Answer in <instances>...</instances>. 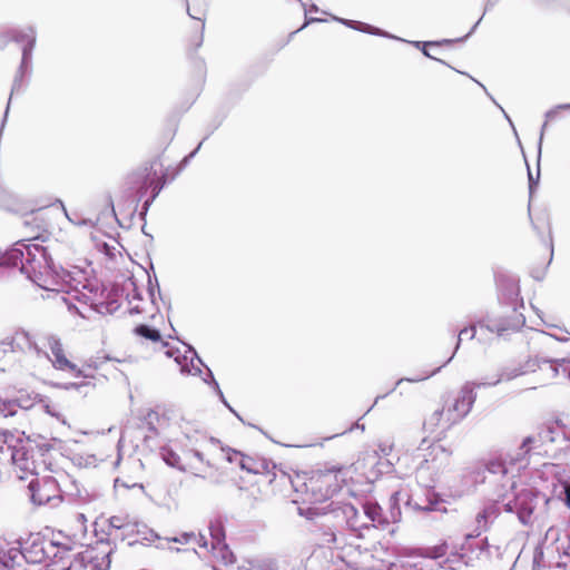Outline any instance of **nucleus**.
Segmentation results:
<instances>
[{
    "label": "nucleus",
    "mask_w": 570,
    "mask_h": 570,
    "mask_svg": "<svg viewBox=\"0 0 570 570\" xmlns=\"http://www.w3.org/2000/svg\"><path fill=\"white\" fill-rule=\"evenodd\" d=\"M537 336H538V338H543V340H546L548 337H553L558 341H568L570 337V333L567 330H563L558 326H553L551 333L546 334L543 332H540V333H537Z\"/></svg>",
    "instance_id": "32"
},
{
    "label": "nucleus",
    "mask_w": 570,
    "mask_h": 570,
    "mask_svg": "<svg viewBox=\"0 0 570 570\" xmlns=\"http://www.w3.org/2000/svg\"><path fill=\"white\" fill-rule=\"evenodd\" d=\"M90 386V383L89 382H81V383H67L65 385V389L66 390H70V389H76V390H79L81 387H89Z\"/></svg>",
    "instance_id": "43"
},
{
    "label": "nucleus",
    "mask_w": 570,
    "mask_h": 570,
    "mask_svg": "<svg viewBox=\"0 0 570 570\" xmlns=\"http://www.w3.org/2000/svg\"><path fill=\"white\" fill-rule=\"evenodd\" d=\"M343 514L346 518V523L356 535H361V530L368 528V522H365L364 515L361 514L357 508L352 503L343 505Z\"/></svg>",
    "instance_id": "21"
},
{
    "label": "nucleus",
    "mask_w": 570,
    "mask_h": 570,
    "mask_svg": "<svg viewBox=\"0 0 570 570\" xmlns=\"http://www.w3.org/2000/svg\"><path fill=\"white\" fill-rule=\"evenodd\" d=\"M452 41L451 40H443V41H426V42H421V41H414L412 42L416 48H421L422 47V52L424 56H426L428 58H431V59H434V57H432L430 55V52L425 49L428 46H439V45H443V43H451Z\"/></svg>",
    "instance_id": "34"
},
{
    "label": "nucleus",
    "mask_w": 570,
    "mask_h": 570,
    "mask_svg": "<svg viewBox=\"0 0 570 570\" xmlns=\"http://www.w3.org/2000/svg\"><path fill=\"white\" fill-rule=\"evenodd\" d=\"M11 404H12L11 410H13L14 405H18L19 407L27 410V409H30L33 406V401L30 397H27V399L20 397L17 401L11 402Z\"/></svg>",
    "instance_id": "37"
},
{
    "label": "nucleus",
    "mask_w": 570,
    "mask_h": 570,
    "mask_svg": "<svg viewBox=\"0 0 570 570\" xmlns=\"http://www.w3.org/2000/svg\"><path fill=\"white\" fill-rule=\"evenodd\" d=\"M336 490H337V487H335V488H333V489H328V490H327V492L332 494V493H334Z\"/></svg>",
    "instance_id": "60"
},
{
    "label": "nucleus",
    "mask_w": 570,
    "mask_h": 570,
    "mask_svg": "<svg viewBox=\"0 0 570 570\" xmlns=\"http://www.w3.org/2000/svg\"><path fill=\"white\" fill-rule=\"evenodd\" d=\"M435 372L436 371L424 372L422 375H417L414 377H402L396 381L395 386L391 390V392L394 391L395 387L401 385L403 382H412V383L421 382V381H424V380L433 376L435 374Z\"/></svg>",
    "instance_id": "33"
},
{
    "label": "nucleus",
    "mask_w": 570,
    "mask_h": 570,
    "mask_svg": "<svg viewBox=\"0 0 570 570\" xmlns=\"http://www.w3.org/2000/svg\"><path fill=\"white\" fill-rule=\"evenodd\" d=\"M73 487L76 488V492L65 491V493L76 497L81 502L94 500L95 495H90L87 492L82 493L75 483ZM29 490L32 502L38 505L49 504L56 507L61 501V494L63 493L59 481L51 475H43L42 478L32 480L29 484Z\"/></svg>",
    "instance_id": "8"
},
{
    "label": "nucleus",
    "mask_w": 570,
    "mask_h": 570,
    "mask_svg": "<svg viewBox=\"0 0 570 570\" xmlns=\"http://www.w3.org/2000/svg\"><path fill=\"white\" fill-rule=\"evenodd\" d=\"M165 185V180L163 177H156V174H154V177H147L144 181V184L140 186V197L144 196L146 190L148 188H151V196L149 199H147L144 204L145 209L148 208V206L155 200V198L158 196L160 190L163 189Z\"/></svg>",
    "instance_id": "22"
},
{
    "label": "nucleus",
    "mask_w": 570,
    "mask_h": 570,
    "mask_svg": "<svg viewBox=\"0 0 570 570\" xmlns=\"http://www.w3.org/2000/svg\"><path fill=\"white\" fill-rule=\"evenodd\" d=\"M448 551V543L445 541L440 544L428 547L423 549L422 556L425 558L438 559L443 557Z\"/></svg>",
    "instance_id": "31"
},
{
    "label": "nucleus",
    "mask_w": 570,
    "mask_h": 570,
    "mask_svg": "<svg viewBox=\"0 0 570 570\" xmlns=\"http://www.w3.org/2000/svg\"><path fill=\"white\" fill-rule=\"evenodd\" d=\"M479 23H480V20L472 27L471 31L464 38H462L461 40L466 39L476 29Z\"/></svg>",
    "instance_id": "53"
},
{
    "label": "nucleus",
    "mask_w": 570,
    "mask_h": 570,
    "mask_svg": "<svg viewBox=\"0 0 570 570\" xmlns=\"http://www.w3.org/2000/svg\"><path fill=\"white\" fill-rule=\"evenodd\" d=\"M448 364H449V361H445V362H444V364H441V366H439L438 368H435V370H434V371H436V372H435V374L441 370V367H444V365H448Z\"/></svg>",
    "instance_id": "56"
},
{
    "label": "nucleus",
    "mask_w": 570,
    "mask_h": 570,
    "mask_svg": "<svg viewBox=\"0 0 570 570\" xmlns=\"http://www.w3.org/2000/svg\"><path fill=\"white\" fill-rule=\"evenodd\" d=\"M337 558L344 561V556L342 553H337Z\"/></svg>",
    "instance_id": "62"
},
{
    "label": "nucleus",
    "mask_w": 570,
    "mask_h": 570,
    "mask_svg": "<svg viewBox=\"0 0 570 570\" xmlns=\"http://www.w3.org/2000/svg\"><path fill=\"white\" fill-rule=\"evenodd\" d=\"M187 12H188V14H189V17H190V18H193V19H197V20H202V17L196 16V14H194V13L191 12V10H190V7H189V6H188V8H187Z\"/></svg>",
    "instance_id": "50"
},
{
    "label": "nucleus",
    "mask_w": 570,
    "mask_h": 570,
    "mask_svg": "<svg viewBox=\"0 0 570 570\" xmlns=\"http://www.w3.org/2000/svg\"><path fill=\"white\" fill-rule=\"evenodd\" d=\"M362 509H363V515H364V520L365 522H368V524L371 522H375V521H381V507L377 505L376 503H373V502H366L364 504H362Z\"/></svg>",
    "instance_id": "28"
},
{
    "label": "nucleus",
    "mask_w": 570,
    "mask_h": 570,
    "mask_svg": "<svg viewBox=\"0 0 570 570\" xmlns=\"http://www.w3.org/2000/svg\"><path fill=\"white\" fill-rule=\"evenodd\" d=\"M318 21H322V20L317 19V18L307 19L302 28H304L305 26H307V24H309L312 22H318Z\"/></svg>",
    "instance_id": "51"
},
{
    "label": "nucleus",
    "mask_w": 570,
    "mask_h": 570,
    "mask_svg": "<svg viewBox=\"0 0 570 570\" xmlns=\"http://www.w3.org/2000/svg\"><path fill=\"white\" fill-rule=\"evenodd\" d=\"M7 455H9L7 463L12 464L14 473L21 480L26 479L28 475H39L41 472L48 470L46 460L42 459L39 461L40 456H45L42 448L36 445L30 439L19 438V440L16 441L13 451L7 453Z\"/></svg>",
    "instance_id": "7"
},
{
    "label": "nucleus",
    "mask_w": 570,
    "mask_h": 570,
    "mask_svg": "<svg viewBox=\"0 0 570 570\" xmlns=\"http://www.w3.org/2000/svg\"><path fill=\"white\" fill-rule=\"evenodd\" d=\"M453 419L451 414L448 412L446 406L444 405L441 409L435 410L425 421L424 429L430 431L431 433L440 431L443 433L449 430L455 421H450Z\"/></svg>",
    "instance_id": "18"
},
{
    "label": "nucleus",
    "mask_w": 570,
    "mask_h": 570,
    "mask_svg": "<svg viewBox=\"0 0 570 570\" xmlns=\"http://www.w3.org/2000/svg\"><path fill=\"white\" fill-rule=\"evenodd\" d=\"M404 501L407 505H413L415 510L423 511H445V509L439 508L440 500L438 494L431 490L426 493V504H420L417 502L412 503L406 492L395 491L390 498V514L393 521H396L401 515L400 502Z\"/></svg>",
    "instance_id": "10"
},
{
    "label": "nucleus",
    "mask_w": 570,
    "mask_h": 570,
    "mask_svg": "<svg viewBox=\"0 0 570 570\" xmlns=\"http://www.w3.org/2000/svg\"><path fill=\"white\" fill-rule=\"evenodd\" d=\"M562 4L564 9L570 12V0H562Z\"/></svg>",
    "instance_id": "52"
},
{
    "label": "nucleus",
    "mask_w": 570,
    "mask_h": 570,
    "mask_svg": "<svg viewBox=\"0 0 570 570\" xmlns=\"http://www.w3.org/2000/svg\"><path fill=\"white\" fill-rule=\"evenodd\" d=\"M9 37L12 41L21 43V62L18 68L17 75L12 85V92L18 91L23 86V78L29 76L31 72L32 51L36 46L37 31L32 26H28L21 29H10L8 31Z\"/></svg>",
    "instance_id": "9"
},
{
    "label": "nucleus",
    "mask_w": 570,
    "mask_h": 570,
    "mask_svg": "<svg viewBox=\"0 0 570 570\" xmlns=\"http://www.w3.org/2000/svg\"><path fill=\"white\" fill-rule=\"evenodd\" d=\"M46 407H47V412H48L49 414H51L52 416H56L58 420H61V422H62V423H65V419H61V415H60V414L55 413V412H51V411L49 410V406H46Z\"/></svg>",
    "instance_id": "48"
},
{
    "label": "nucleus",
    "mask_w": 570,
    "mask_h": 570,
    "mask_svg": "<svg viewBox=\"0 0 570 570\" xmlns=\"http://www.w3.org/2000/svg\"><path fill=\"white\" fill-rule=\"evenodd\" d=\"M18 440L19 436L14 435L12 432L8 430H0V464H4L9 461V455H7V453H11L13 451L16 441Z\"/></svg>",
    "instance_id": "23"
},
{
    "label": "nucleus",
    "mask_w": 570,
    "mask_h": 570,
    "mask_svg": "<svg viewBox=\"0 0 570 570\" xmlns=\"http://www.w3.org/2000/svg\"><path fill=\"white\" fill-rule=\"evenodd\" d=\"M380 451L383 455H389L392 451V444H380Z\"/></svg>",
    "instance_id": "46"
},
{
    "label": "nucleus",
    "mask_w": 570,
    "mask_h": 570,
    "mask_svg": "<svg viewBox=\"0 0 570 570\" xmlns=\"http://www.w3.org/2000/svg\"><path fill=\"white\" fill-rule=\"evenodd\" d=\"M180 429L184 441L177 440L159 449L160 458L171 468L205 479L214 469V460L219 453L228 462L237 463L242 470L249 473L269 472L272 463L265 459H255L236 450L225 449L217 440L207 438L196 430L191 432L187 426L181 425Z\"/></svg>",
    "instance_id": "2"
},
{
    "label": "nucleus",
    "mask_w": 570,
    "mask_h": 570,
    "mask_svg": "<svg viewBox=\"0 0 570 570\" xmlns=\"http://www.w3.org/2000/svg\"><path fill=\"white\" fill-rule=\"evenodd\" d=\"M165 354L175 360L181 374L198 375L202 373L204 363L190 346H185L184 353L178 348L170 347L165 351Z\"/></svg>",
    "instance_id": "12"
},
{
    "label": "nucleus",
    "mask_w": 570,
    "mask_h": 570,
    "mask_svg": "<svg viewBox=\"0 0 570 570\" xmlns=\"http://www.w3.org/2000/svg\"><path fill=\"white\" fill-rule=\"evenodd\" d=\"M210 534L213 538L212 542V554L213 558L220 561L223 564H229L234 562V556L225 542L222 540V528L219 524L210 525Z\"/></svg>",
    "instance_id": "17"
},
{
    "label": "nucleus",
    "mask_w": 570,
    "mask_h": 570,
    "mask_svg": "<svg viewBox=\"0 0 570 570\" xmlns=\"http://www.w3.org/2000/svg\"><path fill=\"white\" fill-rule=\"evenodd\" d=\"M157 548L165 549L166 547H165V544H164L163 542H160V543L157 546Z\"/></svg>",
    "instance_id": "61"
},
{
    "label": "nucleus",
    "mask_w": 570,
    "mask_h": 570,
    "mask_svg": "<svg viewBox=\"0 0 570 570\" xmlns=\"http://www.w3.org/2000/svg\"><path fill=\"white\" fill-rule=\"evenodd\" d=\"M389 570H423V569L417 563H412V562L406 561V562H402L400 564L392 563L390 566Z\"/></svg>",
    "instance_id": "35"
},
{
    "label": "nucleus",
    "mask_w": 570,
    "mask_h": 570,
    "mask_svg": "<svg viewBox=\"0 0 570 570\" xmlns=\"http://www.w3.org/2000/svg\"><path fill=\"white\" fill-rule=\"evenodd\" d=\"M520 450L524 454L530 451H537L538 454L543 452L550 456H556L560 452L570 450V426L559 421L546 424L540 429L537 436L527 438Z\"/></svg>",
    "instance_id": "5"
},
{
    "label": "nucleus",
    "mask_w": 570,
    "mask_h": 570,
    "mask_svg": "<svg viewBox=\"0 0 570 570\" xmlns=\"http://www.w3.org/2000/svg\"><path fill=\"white\" fill-rule=\"evenodd\" d=\"M112 550L108 544H100L88 552L87 561L92 570H108L110 568V554Z\"/></svg>",
    "instance_id": "20"
},
{
    "label": "nucleus",
    "mask_w": 570,
    "mask_h": 570,
    "mask_svg": "<svg viewBox=\"0 0 570 570\" xmlns=\"http://www.w3.org/2000/svg\"><path fill=\"white\" fill-rule=\"evenodd\" d=\"M0 554L2 558L10 560L12 562V567H22V562L32 564L40 563L46 558L42 543L37 541L32 542L30 550L21 551L17 548H10L7 552Z\"/></svg>",
    "instance_id": "14"
},
{
    "label": "nucleus",
    "mask_w": 570,
    "mask_h": 570,
    "mask_svg": "<svg viewBox=\"0 0 570 570\" xmlns=\"http://www.w3.org/2000/svg\"><path fill=\"white\" fill-rule=\"evenodd\" d=\"M109 524L115 529L126 528L127 523L121 517L114 515L109 519Z\"/></svg>",
    "instance_id": "42"
},
{
    "label": "nucleus",
    "mask_w": 570,
    "mask_h": 570,
    "mask_svg": "<svg viewBox=\"0 0 570 570\" xmlns=\"http://www.w3.org/2000/svg\"><path fill=\"white\" fill-rule=\"evenodd\" d=\"M333 19L350 27V28L360 30L362 32H366V33H371V35H375V36H382V37H390V35H387L386 32L382 31L379 28L372 27L367 23H362L358 21L347 20V19H343V18H337V17H333ZM391 38H393V37L391 36Z\"/></svg>",
    "instance_id": "27"
},
{
    "label": "nucleus",
    "mask_w": 570,
    "mask_h": 570,
    "mask_svg": "<svg viewBox=\"0 0 570 570\" xmlns=\"http://www.w3.org/2000/svg\"><path fill=\"white\" fill-rule=\"evenodd\" d=\"M200 146H202V142L197 146V148H196L193 153H190V154L185 158V161H187L188 159L193 158V157L195 156V154L199 150Z\"/></svg>",
    "instance_id": "49"
},
{
    "label": "nucleus",
    "mask_w": 570,
    "mask_h": 570,
    "mask_svg": "<svg viewBox=\"0 0 570 570\" xmlns=\"http://www.w3.org/2000/svg\"><path fill=\"white\" fill-rule=\"evenodd\" d=\"M560 110H570V104L558 105L554 108H552V109H550V110H548L546 112V122L543 124L542 129H541V134H540L539 150L541 149V144H542L544 130H546V127H547V122L549 120L554 119L559 115Z\"/></svg>",
    "instance_id": "30"
},
{
    "label": "nucleus",
    "mask_w": 570,
    "mask_h": 570,
    "mask_svg": "<svg viewBox=\"0 0 570 570\" xmlns=\"http://www.w3.org/2000/svg\"><path fill=\"white\" fill-rule=\"evenodd\" d=\"M529 183H530V193H531L532 191V186H533V183H534L531 171H529Z\"/></svg>",
    "instance_id": "54"
},
{
    "label": "nucleus",
    "mask_w": 570,
    "mask_h": 570,
    "mask_svg": "<svg viewBox=\"0 0 570 570\" xmlns=\"http://www.w3.org/2000/svg\"><path fill=\"white\" fill-rule=\"evenodd\" d=\"M0 351L2 352H27L33 351L37 355L41 354V350L38 347L33 336L24 331L17 330L14 333L0 341Z\"/></svg>",
    "instance_id": "13"
},
{
    "label": "nucleus",
    "mask_w": 570,
    "mask_h": 570,
    "mask_svg": "<svg viewBox=\"0 0 570 570\" xmlns=\"http://www.w3.org/2000/svg\"><path fill=\"white\" fill-rule=\"evenodd\" d=\"M48 347L52 356L50 361L53 367L60 371L71 372L75 374V376L81 375V371L78 370L77 366L67 358L59 338H57L56 336H49Z\"/></svg>",
    "instance_id": "16"
},
{
    "label": "nucleus",
    "mask_w": 570,
    "mask_h": 570,
    "mask_svg": "<svg viewBox=\"0 0 570 570\" xmlns=\"http://www.w3.org/2000/svg\"><path fill=\"white\" fill-rule=\"evenodd\" d=\"M489 471L492 473H507L508 469L502 462H491L488 466Z\"/></svg>",
    "instance_id": "40"
},
{
    "label": "nucleus",
    "mask_w": 570,
    "mask_h": 570,
    "mask_svg": "<svg viewBox=\"0 0 570 570\" xmlns=\"http://www.w3.org/2000/svg\"><path fill=\"white\" fill-rule=\"evenodd\" d=\"M503 497L504 493L499 494L494 500L485 502L483 509L476 514V535H479L482 531H485L489 525L499 517L501 509H503Z\"/></svg>",
    "instance_id": "15"
},
{
    "label": "nucleus",
    "mask_w": 570,
    "mask_h": 570,
    "mask_svg": "<svg viewBox=\"0 0 570 570\" xmlns=\"http://www.w3.org/2000/svg\"><path fill=\"white\" fill-rule=\"evenodd\" d=\"M208 379H210V380H212V382H213V384L215 385V389L217 390V392H218L219 396H222V391L219 390V386H218L217 382L214 380V376H213V374H212V372H210V370H209V368H207L206 377H204V381H205V382H208Z\"/></svg>",
    "instance_id": "44"
},
{
    "label": "nucleus",
    "mask_w": 570,
    "mask_h": 570,
    "mask_svg": "<svg viewBox=\"0 0 570 570\" xmlns=\"http://www.w3.org/2000/svg\"><path fill=\"white\" fill-rule=\"evenodd\" d=\"M193 3V10L199 14H204L208 8L210 0H190Z\"/></svg>",
    "instance_id": "36"
},
{
    "label": "nucleus",
    "mask_w": 570,
    "mask_h": 570,
    "mask_svg": "<svg viewBox=\"0 0 570 570\" xmlns=\"http://www.w3.org/2000/svg\"><path fill=\"white\" fill-rule=\"evenodd\" d=\"M478 325H479L480 330L487 328L488 331H490L492 333L497 332L498 334H500L501 332H503L505 330L504 326L491 325V324L485 323L484 321H480L478 323Z\"/></svg>",
    "instance_id": "38"
},
{
    "label": "nucleus",
    "mask_w": 570,
    "mask_h": 570,
    "mask_svg": "<svg viewBox=\"0 0 570 570\" xmlns=\"http://www.w3.org/2000/svg\"><path fill=\"white\" fill-rule=\"evenodd\" d=\"M356 471L354 465L346 468H340L335 471H328L322 475L325 483H330L332 480L347 484L348 480H353V473Z\"/></svg>",
    "instance_id": "25"
},
{
    "label": "nucleus",
    "mask_w": 570,
    "mask_h": 570,
    "mask_svg": "<svg viewBox=\"0 0 570 570\" xmlns=\"http://www.w3.org/2000/svg\"><path fill=\"white\" fill-rule=\"evenodd\" d=\"M308 11H311V12H312V11H313V12H317V11H318V8H317V6L312 4Z\"/></svg>",
    "instance_id": "55"
},
{
    "label": "nucleus",
    "mask_w": 570,
    "mask_h": 570,
    "mask_svg": "<svg viewBox=\"0 0 570 570\" xmlns=\"http://www.w3.org/2000/svg\"><path fill=\"white\" fill-rule=\"evenodd\" d=\"M549 502L550 499L540 491L531 488L514 491V485L502 498L504 511L515 513L520 523L525 527L546 518Z\"/></svg>",
    "instance_id": "3"
},
{
    "label": "nucleus",
    "mask_w": 570,
    "mask_h": 570,
    "mask_svg": "<svg viewBox=\"0 0 570 570\" xmlns=\"http://www.w3.org/2000/svg\"><path fill=\"white\" fill-rule=\"evenodd\" d=\"M322 544L328 547L330 549L343 551L346 548V537L343 533H336L331 529L325 530L322 533Z\"/></svg>",
    "instance_id": "24"
},
{
    "label": "nucleus",
    "mask_w": 570,
    "mask_h": 570,
    "mask_svg": "<svg viewBox=\"0 0 570 570\" xmlns=\"http://www.w3.org/2000/svg\"><path fill=\"white\" fill-rule=\"evenodd\" d=\"M491 99H492V100H493V102H494V104L500 108V110L503 112V115H504L505 119L510 122V125H512V120H511V118L509 117V115L504 111V109H503V108H502V107H501V106H500V105H499V104H498L493 98H491Z\"/></svg>",
    "instance_id": "47"
},
{
    "label": "nucleus",
    "mask_w": 570,
    "mask_h": 570,
    "mask_svg": "<svg viewBox=\"0 0 570 570\" xmlns=\"http://www.w3.org/2000/svg\"><path fill=\"white\" fill-rule=\"evenodd\" d=\"M220 399L223 400V403H225L227 405L226 400H224L223 395L220 396Z\"/></svg>",
    "instance_id": "63"
},
{
    "label": "nucleus",
    "mask_w": 570,
    "mask_h": 570,
    "mask_svg": "<svg viewBox=\"0 0 570 570\" xmlns=\"http://www.w3.org/2000/svg\"><path fill=\"white\" fill-rule=\"evenodd\" d=\"M138 336H141L151 342H161L160 334L157 330L151 328L147 325H139L134 331Z\"/></svg>",
    "instance_id": "29"
},
{
    "label": "nucleus",
    "mask_w": 570,
    "mask_h": 570,
    "mask_svg": "<svg viewBox=\"0 0 570 570\" xmlns=\"http://www.w3.org/2000/svg\"><path fill=\"white\" fill-rule=\"evenodd\" d=\"M537 367H540L538 360H529L523 366L515 367L513 370H507L500 374V376L491 382V383H474L466 382L458 397H455L451 404H445L448 412L453 416L450 421H455L456 423L461 421L471 410L474 401L475 394L474 389L483 385H495L502 381H510L519 375H523L529 372H534Z\"/></svg>",
    "instance_id": "6"
},
{
    "label": "nucleus",
    "mask_w": 570,
    "mask_h": 570,
    "mask_svg": "<svg viewBox=\"0 0 570 570\" xmlns=\"http://www.w3.org/2000/svg\"><path fill=\"white\" fill-rule=\"evenodd\" d=\"M131 311H132V312H136V313H140V309L138 308V306H134V307L131 308Z\"/></svg>",
    "instance_id": "59"
},
{
    "label": "nucleus",
    "mask_w": 570,
    "mask_h": 570,
    "mask_svg": "<svg viewBox=\"0 0 570 570\" xmlns=\"http://www.w3.org/2000/svg\"><path fill=\"white\" fill-rule=\"evenodd\" d=\"M77 522L80 524L82 530H86L87 517L83 513H78L76 515Z\"/></svg>",
    "instance_id": "45"
},
{
    "label": "nucleus",
    "mask_w": 570,
    "mask_h": 570,
    "mask_svg": "<svg viewBox=\"0 0 570 570\" xmlns=\"http://www.w3.org/2000/svg\"><path fill=\"white\" fill-rule=\"evenodd\" d=\"M36 239L18 240L0 258L1 266L20 268L21 273L39 287L61 293V301L69 309L87 317L86 311H98L104 302V291L97 279H89L80 269L58 273L53 269L47 249Z\"/></svg>",
    "instance_id": "1"
},
{
    "label": "nucleus",
    "mask_w": 570,
    "mask_h": 570,
    "mask_svg": "<svg viewBox=\"0 0 570 570\" xmlns=\"http://www.w3.org/2000/svg\"><path fill=\"white\" fill-rule=\"evenodd\" d=\"M452 451L441 443L428 444L422 440L417 448L416 459L419 464L415 468V476L420 484L425 488H433L451 463Z\"/></svg>",
    "instance_id": "4"
},
{
    "label": "nucleus",
    "mask_w": 570,
    "mask_h": 570,
    "mask_svg": "<svg viewBox=\"0 0 570 570\" xmlns=\"http://www.w3.org/2000/svg\"><path fill=\"white\" fill-rule=\"evenodd\" d=\"M11 401L10 402H0V414L4 417L11 416L16 414L14 410H11Z\"/></svg>",
    "instance_id": "39"
},
{
    "label": "nucleus",
    "mask_w": 570,
    "mask_h": 570,
    "mask_svg": "<svg viewBox=\"0 0 570 570\" xmlns=\"http://www.w3.org/2000/svg\"><path fill=\"white\" fill-rule=\"evenodd\" d=\"M448 364H449V361H445V362H444V364H441V366H439L438 368H435V370H434V371H436V372H435V374L441 370V367H444V365H448Z\"/></svg>",
    "instance_id": "58"
},
{
    "label": "nucleus",
    "mask_w": 570,
    "mask_h": 570,
    "mask_svg": "<svg viewBox=\"0 0 570 570\" xmlns=\"http://www.w3.org/2000/svg\"><path fill=\"white\" fill-rule=\"evenodd\" d=\"M478 537L475 534H468L465 537L466 543L462 544L461 553L459 554V558L454 561L455 564H451V560L446 559L445 564L451 570H456V564H465V566H473L476 560H480L482 556H489V544L485 539L480 540L475 543H470L469 541L473 538Z\"/></svg>",
    "instance_id": "11"
},
{
    "label": "nucleus",
    "mask_w": 570,
    "mask_h": 570,
    "mask_svg": "<svg viewBox=\"0 0 570 570\" xmlns=\"http://www.w3.org/2000/svg\"><path fill=\"white\" fill-rule=\"evenodd\" d=\"M448 364H449V361H445V362H444V364H441V366H439L438 368H435V370H434V371H436V372H435V374L441 370V367H444V365H448Z\"/></svg>",
    "instance_id": "57"
},
{
    "label": "nucleus",
    "mask_w": 570,
    "mask_h": 570,
    "mask_svg": "<svg viewBox=\"0 0 570 570\" xmlns=\"http://www.w3.org/2000/svg\"><path fill=\"white\" fill-rule=\"evenodd\" d=\"M148 533H149V535L145 537L144 538L145 540H148V541L159 540V541H161L159 535L157 533H155L153 530H149ZM163 541H165L167 543L168 542H175V543H179V544H188L190 542H196L199 548H204V549H207V546H208V542H207V540L205 539L204 535L195 534L194 532H183V533H180L178 535H175V537L165 538V539H163Z\"/></svg>",
    "instance_id": "19"
},
{
    "label": "nucleus",
    "mask_w": 570,
    "mask_h": 570,
    "mask_svg": "<svg viewBox=\"0 0 570 570\" xmlns=\"http://www.w3.org/2000/svg\"><path fill=\"white\" fill-rule=\"evenodd\" d=\"M475 332L476 331H475L474 326H472L471 328H463V330H461L460 333H459L455 351H458V348L460 346V343H461V341H462L464 335L470 334V338H473L475 336Z\"/></svg>",
    "instance_id": "41"
},
{
    "label": "nucleus",
    "mask_w": 570,
    "mask_h": 570,
    "mask_svg": "<svg viewBox=\"0 0 570 570\" xmlns=\"http://www.w3.org/2000/svg\"><path fill=\"white\" fill-rule=\"evenodd\" d=\"M544 364H548L552 377H558L562 374L570 381V357L544 361Z\"/></svg>",
    "instance_id": "26"
}]
</instances>
